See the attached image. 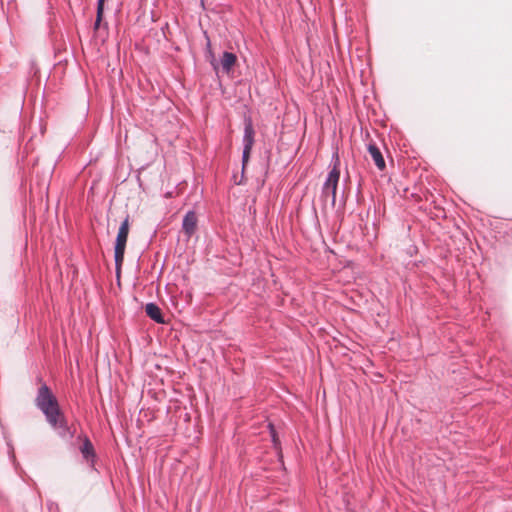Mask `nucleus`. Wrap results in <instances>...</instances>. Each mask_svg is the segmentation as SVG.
Returning a JSON list of instances; mask_svg holds the SVG:
<instances>
[{
	"label": "nucleus",
	"mask_w": 512,
	"mask_h": 512,
	"mask_svg": "<svg viewBox=\"0 0 512 512\" xmlns=\"http://www.w3.org/2000/svg\"><path fill=\"white\" fill-rule=\"evenodd\" d=\"M211 65L213 66L215 71L218 70V64H217V62L214 59L211 61Z\"/></svg>",
	"instance_id": "obj_14"
},
{
	"label": "nucleus",
	"mask_w": 512,
	"mask_h": 512,
	"mask_svg": "<svg viewBox=\"0 0 512 512\" xmlns=\"http://www.w3.org/2000/svg\"><path fill=\"white\" fill-rule=\"evenodd\" d=\"M100 23L101 21H98V15L96 16V21H95V25H94V29L97 30L100 26Z\"/></svg>",
	"instance_id": "obj_13"
},
{
	"label": "nucleus",
	"mask_w": 512,
	"mask_h": 512,
	"mask_svg": "<svg viewBox=\"0 0 512 512\" xmlns=\"http://www.w3.org/2000/svg\"><path fill=\"white\" fill-rule=\"evenodd\" d=\"M339 165V158L336 155L335 157V163L333 168L328 173V176L326 178V181L324 182L322 192L325 197H331L332 203H335L336 200V191L338 187V182L340 178V171L338 168Z\"/></svg>",
	"instance_id": "obj_3"
},
{
	"label": "nucleus",
	"mask_w": 512,
	"mask_h": 512,
	"mask_svg": "<svg viewBox=\"0 0 512 512\" xmlns=\"http://www.w3.org/2000/svg\"><path fill=\"white\" fill-rule=\"evenodd\" d=\"M368 152L373 159L376 167L383 170L386 167L385 160L379 148L375 144L368 145Z\"/></svg>",
	"instance_id": "obj_8"
},
{
	"label": "nucleus",
	"mask_w": 512,
	"mask_h": 512,
	"mask_svg": "<svg viewBox=\"0 0 512 512\" xmlns=\"http://www.w3.org/2000/svg\"><path fill=\"white\" fill-rule=\"evenodd\" d=\"M146 314L157 323H164L161 309L155 303H148L145 307Z\"/></svg>",
	"instance_id": "obj_9"
},
{
	"label": "nucleus",
	"mask_w": 512,
	"mask_h": 512,
	"mask_svg": "<svg viewBox=\"0 0 512 512\" xmlns=\"http://www.w3.org/2000/svg\"><path fill=\"white\" fill-rule=\"evenodd\" d=\"M269 427L272 428V425L269 424ZM271 434H272L273 442L276 443V436H275L273 429H271Z\"/></svg>",
	"instance_id": "obj_15"
},
{
	"label": "nucleus",
	"mask_w": 512,
	"mask_h": 512,
	"mask_svg": "<svg viewBox=\"0 0 512 512\" xmlns=\"http://www.w3.org/2000/svg\"><path fill=\"white\" fill-rule=\"evenodd\" d=\"M104 2H105V0H98L97 1L98 21L102 20L103 11H104Z\"/></svg>",
	"instance_id": "obj_11"
},
{
	"label": "nucleus",
	"mask_w": 512,
	"mask_h": 512,
	"mask_svg": "<svg viewBox=\"0 0 512 512\" xmlns=\"http://www.w3.org/2000/svg\"><path fill=\"white\" fill-rule=\"evenodd\" d=\"M237 61L234 53L225 51L220 59L221 69L224 73L229 74Z\"/></svg>",
	"instance_id": "obj_7"
},
{
	"label": "nucleus",
	"mask_w": 512,
	"mask_h": 512,
	"mask_svg": "<svg viewBox=\"0 0 512 512\" xmlns=\"http://www.w3.org/2000/svg\"><path fill=\"white\" fill-rule=\"evenodd\" d=\"M80 451H81L83 457L87 461H89V460L93 461L94 460V457H95L94 448H93V445H92L91 441L88 438L84 439L83 444L80 447Z\"/></svg>",
	"instance_id": "obj_10"
},
{
	"label": "nucleus",
	"mask_w": 512,
	"mask_h": 512,
	"mask_svg": "<svg viewBox=\"0 0 512 512\" xmlns=\"http://www.w3.org/2000/svg\"><path fill=\"white\" fill-rule=\"evenodd\" d=\"M250 153H251V150H247V152H246V148H243V154H242L243 166L248 162Z\"/></svg>",
	"instance_id": "obj_12"
},
{
	"label": "nucleus",
	"mask_w": 512,
	"mask_h": 512,
	"mask_svg": "<svg viewBox=\"0 0 512 512\" xmlns=\"http://www.w3.org/2000/svg\"><path fill=\"white\" fill-rule=\"evenodd\" d=\"M55 430H57L58 434L62 437V438H66V439H70L73 437V431L71 430V428L68 426L64 416L62 413H60V415H58V418H57V423L55 425H51Z\"/></svg>",
	"instance_id": "obj_5"
},
{
	"label": "nucleus",
	"mask_w": 512,
	"mask_h": 512,
	"mask_svg": "<svg viewBox=\"0 0 512 512\" xmlns=\"http://www.w3.org/2000/svg\"><path fill=\"white\" fill-rule=\"evenodd\" d=\"M254 128L251 119L245 120V126H244V136H243V145L244 148L247 150H252L253 144H254Z\"/></svg>",
	"instance_id": "obj_6"
},
{
	"label": "nucleus",
	"mask_w": 512,
	"mask_h": 512,
	"mask_svg": "<svg viewBox=\"0 0 512 512\" xmlns=\"http://www.w3.org/2000/svg\"><path fill=\"white\" fill-rule=\"evenodd\" d=\"M129 233V217L127 216L121 223L116 237L114 258L117 272L120 271L124 261V253Z\"/></svg>",
	"instance_id": "obj_2"
},
{
	"label": "nucleus",
	"mask_w": 512,
	"mask_h": 512,
	"mask_svg": "<svg viewBox=\"0 0 512 512\" xmlns=\"http://www.w3.org/2000/svg\"><path fill=\"white\" fill-rule=\"evenodd\" d=\"M35 404L45 415L46 420L50 425H55L57 423V418L61 411L56 397L52 394L46 384H43L38 389Z\"/></svg>",
	"instance_id": "obj_1"
},
{
	"label": "nucleus",
	"mask_w": 512,
	"mask_h": 512,
	"mask_svg": "<svg viewBox=\"0 0 512 512\" xmlns=\"http://www.w3.org/2000/svg\"><path fill=\"white\" fill-rule=\"evenodd\" d=\"M197 216L194 211H188L182 222V229L184 233L190 238L196 231L197 228Z\"/></svg>",
	"instance_id": "obj_4"
}]
</instances>
